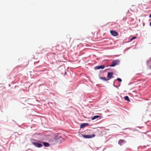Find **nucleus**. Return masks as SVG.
<instances>
[{"mask_svg":"<svg viewBox=\"0 0 151 151\" xmlns=\"http://www.w3.org/2000/svg\"><path fill=\"white\" fill-rule=\"evenodd\" d=\"M149 17L150 18H151V14L150 15Z\"/></svg>","mask_w":151,"mask_h":151,"instance_id":"nucleus-16","label":"nucleus"},{"mask_svg":"<svg viewBox=\"0 0 151 151\" xmlns=\"http://www.w3.org/2000/svg\"><path fill=\"white\" fill-rule=\"evenodd\" d=\"M126 142V141L124 139H120L118 143L121 145H122L124 143Z\"/></svg>","mask_w":151,"mask_h":151,"instance_id":"nucleus-9","label":"nucleus"},{"mask_svg":"<svg viewBox=\"0 0 151 151\" xmlns=\"http://www.w3.org/2000/svg\"><path fill=\"white\" fill-rule=\"evenodd\" d=\"M32 144L35 145V147H42V145L41 144L38 143L37 142H32Z\"/></svg>","mask_w":151,"mask_h":151,"instance_id":"nucleus-2","label":"nucleus"},{"mask_svg":"<svg viewBox=\"0 0 151 151\" xmlns=\"http://www.w3.org/2000/svg\"><path fill=\"white\" fill-rule=\"evenodd\" d=\"M119 63V61L118 60H116L112 62L111 65H110V67H114L117 65H118Z\"/></svg>","mask_w":151,"mask_h":151,"instance_id":"nucleus-1","label":"nucleus"},{"mask_svg":"<svg viewBox=\"0 0 151 151\" xmlns=\"http://www.w3.org/2000/svg\"><path fill=\"white\" fill-rule=\"evenodd\" d=\"M110 33L113 36H116L119 35L118 33L117 32L114 30L110 31Z\"/></svg>","mask_w":151,"mask_h":151,"instance_id":"nucleus-5","label":"nucleus"},{"mask_svg":"<svg viewBox=\"0 0 151 151\" xmlns=\"http://www.w3.org/2000/svg\"><path fill=\"white\" fill-rule=\"evenodd\" d=\"M55 139L58 142L60 143L63 140V138L60 136H57L56 137Z\"/></svg>","mask_w":151,"mask_h":151,"instance_id":"nucleus-4","label":"nucleus"},{"mask_svg":"<svg viewBox=\"0 0 151 151\" xmlns=\"http://www.w3.org/2000/svg\"><path fill=\"white\" fill-rule=\"evenodd\" d=\"M99 78L100 79L104 81H107L109 80V79H106L105 77H100Z\"/></svg>","mask_w":151,"mask_h":151,"instance_id":"nucleus-11","label":"nucleus"},{"mask_svg":"<svg viewBox=\"0 0 151 151\" xmlns=\"http://www.w3.org/2000/svg\"><path fill=\"white\" fill-rule=\"evenodd\" d=\"M42 142L43 144V145L45 147H48L50 146V144L49 143L46 142Z\"/></svg>","mask_w":151,"mask_h":151,"instance_id":"nucleus-10","label":"nucleus"},{"mask_svg":"<svg viewBox=\"0 0 151 151\" xmlns=\"http://www.w3.org/2000/svg\"><path fill=\"white\" fill-rule=\"evenodd\" d=\"M105 68V66L104 65H100L99 66H96L95 67V69L98 70L99 69H103Z\"/></svg>","mask_w":151,"mask_h":151,"instance_id":"nucleus-6","label":"nucleus"},{"mask_svg":"<svg viewBox=\"0 0 151 151\" xmlns=\"http://www.w3.org/2000/svg\"><path fill=\"white\" fill-rule=\"evenodd\" d=\"M150 25L151 26V22L150 23Z\"/></svg>","mask_w":151,"mask_h":151,"instance_id":"nucleus-17","label":"nucleus"},{"mask_svg":"<svg viewBox=\"0 0 151 151\" xmlns=\"http://www.w3.org/2000/svg\"><path fill=\"white\" fill-rule=\"evenodd\" d=\"M117 80L119 82H121L122 81V79L119 78H117Z\"/></svg>","mask_w":151,"mask_h":151,"instance_id":"nucleus-15","label":"nucleus"},{"mask_svg":"<svg viewBox=\"0 0 151 151\" xmlns=\"http://www.w3.org/2000/svg\"><path fill=\"white\" fill-rule=\"evenodd\" d=\"M136 38H137L136 37H132V38L130 39V41H132V40H133L136 39Z\"/></svg>","mask_w":151,"mask_h":151,"instance_id":"nucleus-14","label":"nucleus"},{"mask_svg":"<svg viewBox=\"0 0 151 151\" xmlns=\"http://www.w3.org/2000/svg\"><path fill=\"white\" fill-rule=\"evenodd\" d=\"M89 125V124L88 123H83L81 124L80 128H82L84 127H85L88 126Z\"/></svg>","mask_w":151,"mask_h":151,"instance_id":"nucleus-8","label":"nucleus"},{"mask_svg":"<svg viewBox=\"0 0 151 151\" xmlns=\"http://www.w3.org/2000/svg\"><path fill=\"white\" fill-rule=\"evenodd\" d=\"M100 116L99 115H96L93 116L92 118V119L93 120L97 118L100 117Z\"/></svg>","mask_w":151,"mask_h":151,"instance_id":"nucleus-12","label":"nucleus"},{"mask_svg":"<svg viewBox=\"0 0 151 151\" xmlns=\"http://www.w3.org/2000/svg\"><path fill=\"white\" fill-rule=\"evenodd\" d=\"M124 99L128 101H130V100L129 99V98L127 96H126L124 97Z\"/></svg>","mask_w":151,"mask_h":151,"instance_id":"nucleus-13","label":"nucleus"},{"mask_svg":"<svg viewBox=\"0 0 151 151\" xmlns=\"http://www.w3.org/2000/svg\"><path fill=\"white\" fill-rule=\"evenodd\" d=\"M113 73L112 72H109L108 73L107 77L109 78L108 79H110L112 78L113 75Z\"/></svg>","mask_w":151,"mask_h":151,"instance_id":"nucleus-7","label":"nucleus"},{"mask_svg":"<svg viewBox=\"0 0 151 151\" xmlns=\"http://www.w3.org/2000/svg\"><path fill=\"white\" fill-rule=\"evenodd\" d=\"M82 136L85 138L87 139L95 137V135L94 134H92V135H82Z\"/></svg>","mask_w":151,"mask_h":151,"instance_id":"nucleus-3","label":"nucleus"}]
</instances>
